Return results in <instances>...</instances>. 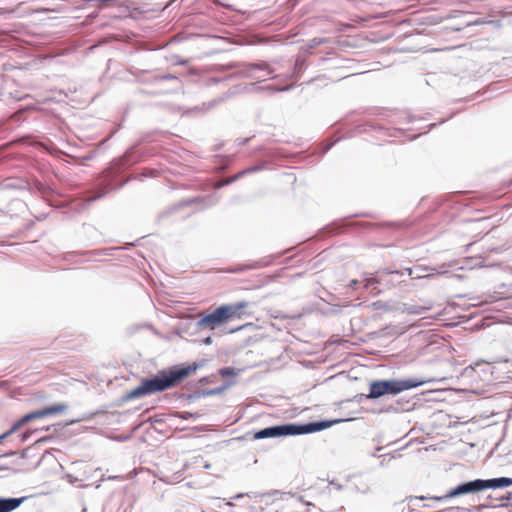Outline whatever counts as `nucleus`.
Listing matches in <instances>:
<instances>
[{
    "mask_svg": "<svg viewBox=\"0 0 512 512\" xmlns=\"http://www.w3.org/2000/svg\"><path fill=\"white\" fill-rule=\"evenodd\" d=\"M219 374L223 377V378H227V377H233L236 375V372H235V369L232 368V367H225V368H222L219 370Z\"/></svg>",
    "mask_w": 512,
    "mask_h": 512,
    "instance_id": "obj_8",
    "label": "nucleus"
},
{
    "mask_svg": "<svg viewBox=\"0 0 512 512\" xmlns=\"http://www.w3.org/2000/svg\"><path fill=\"white\" fill-rule=\"evenodd\" d=\"M249 303L240 301L232 304H224L210 313L200 314L198 325L209 330H216L235 319H242Z\"/></svg>",
    "mask_w": 512,
    "mask_h": 512,
    "instance_id": "obj_2",
    "label": "nucleus"
},
{
    "mask_svg": "<svg viewBox=\"0 0 512 512\" xmlns=\"http://www.w3.org/2000/svg\"><path fill=\"white\" fill-rule=\"evenodd\" d=\"M22 501L23 498H0V512H11L16 509Z\"/></svg>",
    "mask_w": 512,
    "mask_h": 512,
    "instance_id": "obj_7",
    "label": "nucleus"
},
{
    "mask_svg": "<svg viewBox=\"0 0 512 512\" xmlns=\"http://www.w3.org/2000/svg\"><path fill=\"white\" fill-rule=\"evenodd\" d=\"M320 428V425L317 423H310L306 425H294L287 424L281 426H274L262 429L254 434L255 439H263L269 437H278L284 435H298L311 433Z\"/></svg>",
    "mask_w": 512,
    "mask_h": 512,
    "instance_id": "obj_5",
    "label": "nucleus"
},
{
    "mask_svg": "<svg viewBox=\"0 0 512 512\" xmlns=\"http://www.w3.org/2000/svg\"><path fill=\"white\" fill-rule=\"evenodd\" d=\"M278 506L279 505L276 502H272L271 504H269L265 508H263L260 512H276Z\"/></svg>",
    "mask_w": 512,
    "mask_h": 512,
    "instance_id": "obj_9",
    "label": "nucleus"
},
{
    "mask_svg": "<svg viewBox=\"0 0 512 512\" xmlns=\"http://www.w3.org/2000/svg\"><path fill=\"white\" fill-rule=\"evenodd\" d=\"M67 409V405L63 403L54 404L48 407H45L43 409L33 411L31 413H28L24 415L22 418H20L17 422L13 424L10 430L5 432L4 434L0 435V443L3 439L7 438L9 435L15 433L17 430H19L22 426L27 424L28 422L40 418H45L51 415L55 414H61Z\"/></svg>",
    "mask_w": 512,
    "mask_h": 512,
    "instance_id": "obj_6",
    "label": "nucleus"
},
{
    "mask_svg": "<svg viewBox=\"0 0 512 512\" xmlns=\"http://www.w3.org/2000/svg\"><path fill=\"white\" fill-rule=\"evenodd\" d=\"M205 342H206V343H210V342H211V339H210V338H207Z\"/></svg>",
    "mask_w": 512,
    "mask_h": 512,
    "instance_id": "obj_13",
    "label": "nucleus"
},
{
    "mask_svg": "<svg viewBox=\"0 0 512 512\" xmlns=\"http://www.w3.org/2000/svg\"><path fill=\"white\" fill-rule=\"evenodd\" d=\"M406 271L408 272L409 275H412V269L411 268H407Z\"/></svg>",
    "mask_w": 512,
    "mask_h": 512,
    "instance_id": "obj_11",
    "label": "nucleus"
},
{
    "mask_svg": "<svg viewBox=\"0 0 512 512\" xmlns=\"http://www.w3.org/2000/svg\"><path fill=\"white\" fill-rule=\"evenodd\" d=\"M418 385L413 380H382L370 384L368 398L376 399L386 394H398Z\"/></svg>",
    "mask_w": 512,
    "mask_h": 512,
    "instance_id": "obj_3",
    "label": "nucleus"
},
{
    "mask_svg": "<svg viewBox=\"0 0 512 512\" xmlns=\"http://www.w3.org/2000/svg\"><path fill=\"white\" fill-rule=\"evenodd\" d=\"M196 370V366H187L161 374L151 379H145L141 384L131 390L128 397L139 398L148 394L164 391L187 378Z\"/></svg>",
    "mask_w": 512,
    "mask_h": 512,
    "instance_id": "obj_1",
    "label": "nucleus"
},
{
    "mask_svg": "<svg viewBox=\"0 0 512 512\" xmlns=\"http://www.w3.org/2000/svg\"><path fill=\"white\" fill-rule=\"evenodd\" d=\"M357 283H358V282H357L356 280H353V281L351 282V285H353V286H354V285H356Z\"/></svg>",
    "mask_w": 512,
    "mask_h": 512,
    "instance_id": "obj_12",
    "label": "nucleus"
},
{
    "mask_svg": "<svg viewBox=\"0 0 512 512\" xmlns=\"http://www.w3.org/2000/svg\"><path fill=\"white\" fill-rule=\"evenodd\" d=\"M250 325H251V323H247V324H245V325L238 326V327H236V328L230 329V330L228 331V333L232 334V333L238 332V331H240V330H242V329H244L245 327L250 326Z\"/></svg>",
    "mask_w": 512,
    "mask_h": 512,
    "instance_id": "obj_10",
    "label": "nucleus"
},
{
    "mask_svg": "<svg viewBox=\"0 0 512 512\" xmlns=\"http://www.w3.org/2000/svg\"><path fill=\"white\" fill-rule=\"evenodd\" d=\"M512 485V478L500 477L488 480L477 479L457 486L449 496H457L466 493L478 492L484 489L504 488Z\"/></svg>",
    "mask_w": 512,
    "mask_h": 512,
    "instance_id": "obj_4",
    "label": "nucleus"
}]
</instances>
